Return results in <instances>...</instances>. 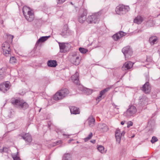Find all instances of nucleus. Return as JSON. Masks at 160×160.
<instances>
[{"label": "nucleus", "mask_w": 160, "mask_h": 160, "mask_svg": "<svg viewBox=\"0 0 160 160\" xmlns=\"http://www.w3.org/2000/svg\"><path fill=\"white\" fill-rule=\"evenodd\" d=\"M125 133V132L124 131H123L121 133V135L122 136H124Z\"/></svg>", "instance_id": "41"}, {"label": "nucleus", "mask_w": 160, "mask_h": 160, "mask_svg": "<svg viewBox=\"0 0 160 160\" xmlns=\"http://www.w3.org/2000/svg\"><path fill=\"white\" fill-rule=\"evenodd\" d=\"M132 160H137L136 159H132Z\"/></svg>", "instance_id": "51"}, {"label": "nucleus", "mask_w": 160, "mask_h": 160, "mask_svg": "<svg viewBox=\"0 0 160 160\" xmlns=\"http://www.w3.org/2000/svg\"><path fill=\"white\" fill-rule=\"evenodd\" d=\"M98 127L100 130L102 132H107L108 129V127L105 124H99Z\"/></svg>", "instance_id": "20"}, {"label": "nucleus", "mask_w": 160, "mask_h": 160, "mask_svg": "<svg viewBox=\"0 0 160 160\" xmlns=\"http://www.w3.org/2000/svg\"><path fill=\"white\" fill-rule=\"evenodd\" d=\"M73 140V139H70L68 141V142L70 143V142L72 141Z\"/></svg>", "instance_id": "47"}, {"label": "nucleus", "mask_w": 160, "mask_h": 160, "mask_svg": "<svg viewBox=\"0 0 160 160\" xmlns=\"http://www.w3.org/2000/svg\"><path fill=\"white\" fill-rule=\"evenodd\" d=\"M11 102L14 106L20 109L24 110L29 107L28 104L22 100L12 98Z\"/></svg>", "instance_id": "1"}, {"label": "nucleus", "mask_w": 160, "mask_h": 160, "mask_svg": "<svg viewBox=\"0 0 160 160\" xmlns=\"http://www.w3.org/2000/svg\"><path fill=\"white\" fill-rule=\"evenodd\" d=\"M124 35V32L122 31H120L118 33L114 34L112 36V38L114 40L117 41Z\"/></svg>", "instance_id": "16"}, {"label": "nucleus", "mask_w": 160, "mask_h": 160, "mask_svg": "<svg viewBox=\"0 0 160 160\" xmlns=\"http://www.w3.org/2000/svg\"><path fill=\"white\" fill-rule=\"evenodd\" d=\"M2 47L4 55L6 57L10 56L11 49L9 43L6 42H4L2 44Z\"/></svg>", "instance_id": "6"}, {"label": "nucleus", "mask_w": 160, "mask_h": 160, "mask_svg": "<svg viewBox=\"0 0 160 160\" xmlns=\"http://www.w3.org/2000/svg\"><path fill=\"white\" fill-rule=\"evenodd\" d=\"M121 132L120 130L119 129H117L115 132V137L117 143L119 144L121 141Z\"/></svg>", "instance_id": "18"}, {"label": "nucleus", "mask_w": 160, "mask_h": 160, "mask_svg": "<svg viewBox=\"0 0 160 160\" xmlns=\"http://www.w3.org/2000/svg\"><path fill=\"white\" fill-rule=\"evenodd\" d=\"M148 59H149L148 58H147V59L146 60H147V61H150V60H151V59H150V60H149Z\"/></svg>", "instance_id": "46"}, {"label": "nucleus", "mask_w": 160, "mask_h": 160, "mask_svg": "<svg viewBox=\"0 0 160 160\" xmlns=\"http://www.w3.org/2000/svg\"><path fill=\"white\" fill-rule=\"evenodd\" d=\"M133 125V123L131 121L127 123V127L129 128L130 127L132 126Z\"/></svg>", "instance_id": "37"}, {"label": "nucleus", "mask_w": 160, "mask_h": 160, "mask_svg": "<svg viewBox=\"0 0 160 160\" xmlns=\"http://www.w3.org/2000/svg\"><path fill=\"white\" fill-rule=\"evenodd\" d=\"M62 160H72L71 155L68 153L65 154L63 156Z\"/></svg>", "instance_id": "28"}, {"label": "nucleus", "mask_w": 160, "mask_h": 160, "mask_svg": "<svg viewBox=\"0 0 160 160\" xmlns=\"http://www.w3.org/2000/svg\"><path fill=\"white\" fill-rule=\"evenodd\" d=\"M100 13L98 12L88 16L87 18L86 21L89 23H98L100 20Z\"/></svg>", "instance_id": "3"}, {"label": "nucleus", "mask_w": 160, "mask_h": 160, "mask_svg": "<svg viewBox=\"0 0 160 160\" xmlns=\"http://www.w3.org/2000/svg\"><path fill=\"white\" fill-rule=\"evenodd\" d=\"M13 159L14 160H21L19 157L17 156L13 158Z\"/></svg>", "instance_id": "40"}, {"label": "nucleus", "mask_w": 160, "mask_h": 160, "mask_svg": "<svg viewBox=\"0 0 160 160\" xmlns=\"http://www.w3.org/2000/svg\"><path fill=\"white\" fill-rule=\"evenodd\" d=\"M11 37H12V39H13V36H11Z\"/></svg>", "instance_id": "49"}, {"label": "nucleus", "mask_w": 160, "mask_h": 160, "mask_svg": "<svg viewBox=\"0 0 160 160\" xmlns=\"http://www.w3.org/2000/svg\"><path fill=\"white\" fill-rule=\"evenodd\" d=\"M50 36H43L40 37L39 39L37 41L36 44L35 46L37 47L40 42H42L47 40L49 37Z\"/></svg>", "instance_id": "19"}, {"label": "nucleus", "mask_w": 160, "mask_h": 160, "mask_svg": "<svg viewBox=\"0 0 160 160\" xmlns=\"http://www.w3.org/2000/svg\"><path fill=\"white\" fill-rule=\"evenodd\" d=\"M16 59L14 57H12L10 59V62L12 64H14L16 63Z\"/></svg>", "instance_id": "32"}, {"label": "nucleus", "mask_w": 160, "mask_h": 160, "mask_svg": "<svg viewBox=\"0 0 160 160\" xmlns=\"http://www.w3.org/2000/svg\"><path fill=\"white\" fill-rule=\"evenodd\" d=\"M133 65L131 62H126L123 65L122 68V69L123 71L127 70L131 68Z\"/></svg>", "instance_id": "14"}, {"label": "nucleus", "mask_w": 160, "mask_h": 160, "mask_svg": "<svg viewBox=\"0 0 160 160\" xmlns=\"http://www.w3.org/2000/svg\"><path fill=\"white\" fill-rule=\"evenodd\" d=\"M87 14V10L83 9L82 12L80 14L78 17V20L80 23H82L85 21L87 19L86 16Z\"/></svg>", "instance_id": "9"}, {"label": "nucleus", "mask_w": 160, "mask_h": 160, "mask_svg": "<svg viewBox=\"0 0 160 160\" xmlns=\"http://www.w3.org/2000/svg\"><path fill=\"white\" fill-rule=\"evenodd\" d=\"M20 136L23 138L27 144L29 143L32 141V138L31 135L28 133H21L18 136Z\"/></svg>", "instance_id": "8"}, {"label": "nucleus", "mask_w": 160, "mask_h": 160, "mask_svg": "<svg viewBox=\"0 0 160 160\" xmlns=\"http://www.w3.org/2000/svg\"><path fill=\"white\" fill-rule=\"evenodd\" d=\"M129 9V7L128 6L119 5L116 7L115 11L117 14L121 15L126 13Z\"/></svg>", "instance_id": "4"}, {"label": "nucleus", "mask_w": 160, "mask_h": 160, "mask_svg": "<svg viewBox=\"0 0 160 160\" xmlns=\"http://www.w3.org/2000/svg\"><path fill=\"white\" fill-rule=\"evenodd\" d=\"M79 50L81 53L83 54L86 53L88 51L87 49L82 48H79Z\"/></svg>", "instance_id": "31"}, {"label": "nucleus", "mask_w": 160, "mask_h": 160, "mask_svg": "<svg viewBox=\"0 0 160 160\" xmlns=\"http://www.w3.org/2000/svg\"><path fill=\"white\" fill-rule=\"evenodd\" d=\"M28 11L31 12L30 8L26 6H24L22 8V12L24 15L28 13Z\"/></svg>", "instance_id": "27"}, {"label": "nucleus", "mask_w": 160, "mask_h": 160, "mask_svg": "<svg viewBox=\"0 0 160 160\" xmlns=\"http://www.w3.org/2000/svg\"><path fill=\"white\" fill-rule=\"evenodd\" d=\"M58 3L59 4H62L63 2H64L66 0H58Z\"/></svg>", "instance_id": "39"}, {"label": "nucleus", "mask_w": 160, "mask_h": 160, "mask_svg": "<svg viewBox=\"0 0 160 160\" xmlns=\"http://www.w3.org/2000/svg\"><path fill=\"white\" fill-rule=\"evenodd\" d=\"M10 85L7 83H3L0 84V91L5 92L7 91L10 88Z\"/></svg>", "instance_id": "13"}, {"label": "nucleus", "mask_w": 160, "mask_h": 160, "mask_svg": "<svg viewBox=\"0 0 160 160\" xmlns=\"http://www.w3.org/2000/svg\"><path fill=\"white\" fill-rule=\"evenodd\" d=\"M98 150L101 153H102L104 152V148L103 146H100L98 148Z\"/></svg>", "instance_id": "34"}, {"label": "nucleus", "mask_w": 160, "mask_h": 160, "mask_svg": "<svg viewBox=\"0 0 160 160\" xmlns=\"http://www.w3.org/2000/svg\"><path fill=\"white\" fill-rule=\"evenodd\" d=\"M144 99V98L140 99L139 102H143Z\"/></svg>", "instance_id": "43"}, {"label": "nucleus", "mask_w": 160, "mask_h": 160, "mask_svg": "<svg viewBox=\"0 0 160 160\" xmlns=\"http://www.w3.org/2000/svg\"><path fill=\"white\" fill-rule=\"evenodd\" d=\"M3 21H2V22L1 24H3Z\"/></svg>", "instance_id": "48"}, {"label": "nucleus", "mask_w": 160, "mask_h": 160, "mask_svg": "<svg viewBox=\"0 0 160 160\" xmlns=\"http://www.w3.org/2000/svg\"><path fill=\"white\" fill-rule=\"evenodd\" d=\"M81 58L78 55L73 54L70 56V61L72 64L76 65H78L80 62Z\"/></svg>", "instance_id": "7"}, {"label": "nucleus", "mask_w": 160, "mask_h": 160, "mask_svg": "<svg viewBox=\"0 0 160 160\" xmlns=\"http://www.w3.org/2000/svg\"><path fill=\"white\" fill-rule=\"evenodd\" d=\"M158 139L156 137L153 136L152 138V139L151 140V142L152 143H153L158 141Z\"/></svg>", "instance_id": "35"}, {"label": "nucleus", "mask_w": 160, "mask_h": 160, "mask_svg": "<svg viewBox=\"0 0 160 160\" xmlns=\"http://www.w3.org/2000/svg\"><path fill=\"white\" fill-rule=\"evenodd\" d=\"M70 109L71 114H77L80 113L79 108L75 107H70Z\"/></svg>", "instance_id": "21"}, {"label": "nucleus", "mask_w": 160, "mask_h": 160, "mask_svg": "<svg viewBox=\"0 0 160 160\" xmlns=\"http://www.w3.org/2000/svg\"><path fill=\"white\" fill-rule=\"evenodd\" d=\"M63 136H65H65H67V135H66V134H63Z\"/></svg>", "instance_id": "50"}, {"label": "nucleus", "mask_w": 160, "mask_h": 160, "mask_svg": "<svg viewBox=\"0 0 160 160\" xmlns=\"http://www.w3.org/2000/svg\"><path fill=\"white\" fill-rule=\"evenodd\" d=\"M143 21V18L141 16H138L134 20V23L138 24H140Z\"/></svg>", "instance_id": "26"}, {"label": "nucleus", "mask_w": 160, "mask_h": 160, "mask_svg": "<svg viewBox=\"0 0 160 160\" xmlns=\"http://www.w3.org/2000/svg\"><path fill=\"white\" fill-rule=\"evenodd\" d=\"M48 66L51 67H55L57 65V62L55 60H50L48 61L47 63Z\"/></svg>", "instance_id": "25"}, {"label": "nucleus", "mask_w": 160, "mask_h": 160, "mask_svg": "<svg viewBox=\"0 0 160 160\" xmlns=\"http://www.w3.org/2000/svg\"><path fill=\"white\" fill-rule=\"evenodd\" d=\"M26 19L29 22L32 21L34 18V15L32 12H28V13L24 15Z\"/></svg>", "instance_id": "15"}, {"label": "nucleus", "mask_w": 160, "mask_h": 160, "mask_svg": "<svg viewBox=\"0 0 160 160\" xmlns=\"http://www.w3.org/2000/svg\"><path fill=\"white\" fill-rule=\"evenodd\" d=\"M87 121L90 127H93L95 124V119L92 116L89 117Z\"/></svg>", "instance_id": "23"}, {"label": "nucleus", "mask_w": 160, "mask_h": 160, "mask_svg": "<svg viewBox=\"0 0 160 160\" xmlns=\"http://www.w3.org/2000/svg\"><path fill=\"white\" fill-rule=\"evenodd\" d=\"M112 105H113V104H112ZM114 105L115 106V108L118 109H119V108H118V106L114 104Z\"/></svg>", "instance_id": "42"}, {"label": "nucleus", "mask_w": 160, "mask_h": 160, "mask_svg": "<svg viewBox=\"0 0 160 160\" xmlns=\"http://www.w3.org/2000/svg\"><path fill=\"white\" fill-rule=\"evenodd\" d=\"M72 81L76 84L78 85L79 83V73L76 72L71 77Z\"/></svg>", "instance_id": "17"}, {"label": "nucleus", "mask_w": 160, "mask_h": 160, "mask_svg": "<svg viewBox=\"0 0 160 160\" xmlns=\"http://www.w3.org/2000/svg\"><path fill=\"white\" fill-rule=\"evenodd\" d=\"M110 88H108L104 89L101 91L100 92L99 96L98 97L96 98V100L98 101V102H99L101 100L102 98H104V97H102L109 90Z\"/></svg>", "instance_id": "12"}, {"label": "nucleus", "mask_w": 160, "mask_h": 160, "mask_svg": "<svg viewBox=\"0 0 160 160\" xmlns=\"http://www.w3.org/2000/svg\"><path fill=\"white\" fill-rule=\"evenodd\" d=\"M69 93L68 90L67 88L61 89L56 92L53 96V99L55 100H58L63 98Z\"/></svg>", "instance_id": "2"}, {"label": "nucleus", "mask_w": 160, "mask_h": 160, "mask_svg": "<svg viewBox=\"0 0 160 160\" xmlns=\"http://www.w3.org/2000/svg\"><path fill=\"white\" fill-rule=\"evenodd\" d=\"M55 143L56 145H58L59 144L61 143L62 141L61 140H59L56 141Z\"/></svg>", "instance_id": "38"}, {"label": "nucleus", "mask_w": 160, "mask_h": 160, "mask_svg": "<svg viewBox=\"0 0 160 160\" xmlns=\"http://www.w3.org/2000/svg\"><path fill=\"white\" fill-rule=\"evenodd\" d=\"M69 30L67 26H64L62 29L61 34L63 36H66L69 34Z\"/></svg>", "instance_id": "22"}, {"label": "nucleus", "mask_w": 160, "mask_h": 160, "mask_svg": "<svg viewBox=\"0 0 160 160\" xmlns=\"http://www.w3.org/2000/svg\"><path fill=\"white\" fill-rule=\"evenodd\" d=\"M137 111L136 107L135 106L132 105L129 106L128 109L124 113L123 115L127 117L133 116L135 115Z\"/></svg>", "instance_id": "5"}, {"label": "nucleus", "mask_w": 160, "mask_h": 160, "mask_svg": "<svg viewBox=\"0 0 160 160\" xmlns=\"http://www.w3.org/2000/svg\"><path fill=\"white\" fill-rule=\"evenodd\" d=\"M124 122H124L122 121L121 122V124L123 125L124 124Z\"/></svg>", "instance_id": "45"}, {"label": "nucleus", "mask_w": 160, "mask_h": 160, "mask_svg": "<svg viewBox=\"0 0 160 160\" xmlns=\"http://www.w3.org/2000/svg\"><path fill=\"white\" fill-rule=\"evenodd\" d=\"M158 38L156 36H152L149 38V42L152 45H153L157 43Z\"/></svg>", "instance_id": "24"}, {"label": "nucleus", "mask_w": 160, "mask_h": 160, "mask_svg": "<svg viewBox=\"0 0 160 160\" xmlns=\"http://www.w3.org/2000/svg\"><path fill=\"white\" fill-rule=\"evenodd\" d=\"M141 90L146 94L149 93L151 90V87L148 82H147L141 88Z\"/></svg>", "instance_id": "10"}, {"label": "nucleus", "mask_w": 160, "mask_h": 160, "mask_svg": "<svg viewBox=\"0 0 160 160\" xmlns=\"http://www.w3.org/2000/svg\"><path fill=\"white\" fill-rule=\"evenodd\" d=\"M8 149L6 148H3L2 149H0V152H7L8 151Z\"/></svg>", "instance_id": "36"}, {"label": "nucleus", "mask_w": 160, "mask_h": 160, "mask_svg": "<svg viewBox=\"0 0 160 160\" xmlns=\"http://www.w3.org/2000/svg\"><path fill=\"white\" fill-rule=\"evenodd\" d=\"M82 91L84 93L88 95L91 94L92 92L91 89L87 88H83Z\"/></svg>", "instance_id": "30"}, {"label": "nucleus", "mask_w": 160, "mask_h": 160, "mask_svg": "<svg viewBox=\"0 0 160 160\" xmlns=\"http://www.w3.org/2000/svg\"><path fill=\"white\" fill-rule=\"evenodd\" d=\"M60 48V52H63L65 48V46L64 44L63 43H61L60 42L58 43Z\"/></svg>", "instance_id": "29"}, {"label": "nucleus", "mask_w": 160, "mask_h": 160, "mask_svg": "<svg viewBox=\"0 0 160 160\" xmlns=\"http://www.w3.org/2000/svg\"><path fill=\"white\" fill-rule=\"evenodd\" d=\"M122 52L124 55L125 58L127 54L131 56L132 54V50L129 46H127L123 48L122 49Z\"/></svg>", "instance_id": "11"}, {"label": "nucleus", "mask_w": 160, "mask_h": 160, "mask_svg": "<svg viewBox=\"0 0 160 160\" xmlns=\"http://www.w3.org/2000/svg\"><path fill=\"white\" fill-rule=\"evenodd\" d=\"M90 142L93 143H94L95 142V140H94L91 141Z\"/></svg>", "instance_id": "44"}, {"label": "nucleus", "mask_w": 160, "mask_h": 160, "mask_svg": "<svg viewBox=\"0 0 160 160\" xmlns=\"http://www.w3.org/2000/svg\"><path fill=\"white\" fill-rule=\"evenodd\" d=\"M92 136V132H90V133L89 134L88 136L84 138V140L85 142H86L91 139Z\"/></svg>", "instance_id": "33"}]
</instances>
